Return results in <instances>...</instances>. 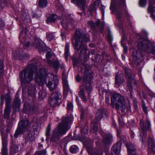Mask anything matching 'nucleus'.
Instances as JSON below:
<instances>
[{
  "mask_svg": "<svg viewBox=\"0 0 155 155\" xmlns=\"http://www.w3.org/2000/svg\"><path fill=\"white\" fill-rule=\"evenodd\" d=\"M72 2L78 6L82 8L83 11H85L84 6L86 0H71Z\"/></svg>",
  "mask_w": 155,
  "mask_h": 155,
  "instance_id": "nucleus-19",
  "label": "nucleus"
},
{
  "mask_svg": "<svg viewBox=\"0 0 155 155\" xmlns=\"http://www.w3.org/2000/svg\"><path fill=\"white\" fill-rule=\"evenodd\" d=\"M26 139L31 142L35 140V138L34 136L32 134V132H29L28 136L26 137Z\"/></svg>",
  "mask_w": 155,
  "mask_h": 155,
  "instance_id": "nucleus-39",
  "label": "nucleus"
},
{
  "mask_svg": "<svg viewBox=\"0 0 155 155\" xmlns=\"http://www.w3.org/2000/svg\"><path fill=\"white\" fill-rule=\"evenodd\" d=\"M72 119V118L68 117H64L62 118L61 123L53 132L51 141H54L58 139L60 136L65 133L70 128L69 124H71Z\"/></svg>",
  "mask_w": 155,
  "mask_h": 155,
  "instance_id": "nucleus-4",
  "label": "nucleus"
},
{
  "mask_svg": "<svg viewBox=\"0 0 155 155\" xmlns=\"http://www.w3.org/2000/svg\"><path fill=\"white\" fill-rule=\"evenodd\" d=\"M119 122L120 125L121 126H123L124 124V123L123 121V120L122 118L119 119Z\"/></svg>",
  "mask_w": 155,
  "mask_h": 155,
  "instance_id": "nucleus-58",
  "label": "nucleus"
},
{
  "mask_svg": "<svg viewBox=\"0 0 155 155\" xmlns=\"http://www.w3.org/2000/svg\"><path fill=\"white\" fill-rule=\"evenodd\" d=\"M30 124L31 123L28 120H21L18 124V125L25 131L30 127Z\"/></svg>",
  "mask_w": 155,
  "mask_h": 155,
  "instance_id": "nucleus-17",
  "label": "nucleus"
},
{
  "mask_svg": "<svg viewBox=\"0 0 155 155\" xmlns=\"http://www.w3.org/2000/svg\"><path fill=\"white\" fill-rule=\"evenodd\" d=\"M30 45V43L29 41L27 42L24 45V47L27 48Z\"/></svg>",
  "mask_w": 155,
  "mask_h": 155,
  "instance_id": "nucleus-59",
  "label": "nucleus"
},
{
  "mask_svg": "<svg viewBox=\"0 0 155 155\" xmlns=\"http://www.w3.org/2000/svg\"><path fill=\"white\" fill-rule=\"evenodd\" d=\"M142 107L143 110V111L145 114H147V107L146 106L145 103L144 101H142Z\"/></svg>",
  "mask_w": 155,
  "mask_h": 155,
  "instance_id": "nucleus-45",
  "label": "nucleus"
},
{
  "mask_svg": "<svg viewBox=\"0 0 155 155\" xmlns=\"http://www.w3.org/2000/svg\"><path fill=\"white\" fill-rule=\"evenodd\" d=\"M35 81L38 85L42 86L45 82L46 78L48 81L46 83V86L51 91H54L56 88L59 82L57 76L52 75L51 73H47L46 70L41 68L35 74Z\"/></svg>",
  "mask_w": 155,
  "mask_h": 155,
  "instance_id": "nucleus-3",
  "label": "nucleus"
},
{
  "mask_svg": "<svg viewBox=\"0 0 155 155\" xmlns=\"http://www.w3.org/2000/svg\"><path fill=\"white\" fill-rule=\"evenodd\" d=\"M61 95L58 92L53 93L51 96L50 103V105L53 107L58 106L61 102Z\"/></svg>",
  "mask_w": 155,
  "mask_h": 155,
  "instance_id": "nucleus-10",
  "label": "nucleus"
},
{
  "mask_svg": "<svg viewBox=\"0 0 155 155\" xmlns=\"http://www.w3.org/2000/svg\"><path fill=\"white\" fill-rule=\"evenodd\" d=\"M20 101L18 97H16L13 102V107L14 108H19L20 105Z\"/></svg>",
  "mask_w": 155,
  "mask_h": 155,
  "instance_id": "nucleus-32",
  "label": "nucleus"
},
{
  "mask_svg": "<svg viewBox=\"0 0 155 155\" xmlns=\"http://www.w3.org/2000/svg\"><path fill=\"white\" fill-rule=\"evenodd\" d=\"M81 79V77H80L79 74H78L76 77V80L77 82H79Z\"/></svg>",
  "mask_w": 155,
  "mask_h": 155,
  "instance_id": "nucleus-57",
  "label": "nucleus"
},
{
  "mask_svg": "<svg viewBox=\"0 0 155 155\" xmlns=\"http://www.w3.org/2000/svg\"><path fill=\"white\" fill-rule=\"evenodd\" d=\"M6 106L4 110V117L8 119L9 118L11 112V103L12 99L9 94H7L5 96Z\"/></svg>",
  "mask_w": 155,
  "mask_h": 155,
  "instance_id": "nucleus-11",
  "label": "nucleus"
},
{
  "mask_svg": "<svg viewBox=\"0 0 155 155\" xmlns=\"http://www.w3.org/2000/svg\"><path fill=\"white\" fill-rule=\"evenodd\" d=\"M138 50L133 52V60L132 63L134 67L139 64L140 58L142 56V53H151L155 56V46H152V43L148 39L140 38L137 41Z\"/></svg>",
  "mask_w": 155,
  "mask_h": 155,
  "instance_id": "nucleus-1",
  "label": "nucleus"
},
{
  "mask_svg": "<svg viewBox=\"0 0 155 155\" xmlns=\"http://www.w3.org/2000/svg\"><path fill=\"white\" fill-rule=\"evenodd\" d=\"M69 44H66L65 48V53L64 55L65 58L66 60H68V57L69 56Z\"/></svg>",
  "mask_w": 155,
  "mask_h": 155,
  "instance_id": "nucleus-38",
  "label": "nucleus"
},
{
  "mask_svg": "<svg viewBox=\"0 0 155 155\" xmlns=\"http://www.w3.org/2000/svg\"><path fill=\"white\" fill-rule=\"evenodd\" d=\"M18 147L15 145H12L10 149V153L12 155H13L18 152Z\"/></svg>",
  "mask_w": 155,
  "mask_h": 155,
  "instance_id": "nucleus-35",
  "label": "nucleus"
},
{
  "mask_svg": "<svg viewBox=\"0 0 155 155\" xmlns=\"http://www.w3.org/2000/svg\"><path fill=\"white\" fill-rule=\"evenodd\" d=\"M4 22L0 18V29L4 27Z\"/></svg>",
  "mask_w": 155,
  "mask_h": 155,
  "instance_id": "nucleus-60",
  "label": "nucleus"
},
{
  "mask_svg": "<svg viewBox=\"0 0 155 155\" xmlns=\"http://www.w3.org/2000/svg\"><path fill=\"white\" fill-rule=\"evenodd\" d=\"M43 42L38 38L35 39L33 43L31 45L32 47L38 49L39 50L43 49Z\"/></svg>",
  "mask_w": 155,
  "mask_h": 155,
  "instance_id": "nucleus-15",
  "label": "nucleus"
},
{
  "mask_svg": "<svg viewBox=\"0 0 155 155\" xmlns=\"http://www.w3.org/2000/svg\"><path fill=\"white\" fill-rule=\"evenodd\" d=\"M35 88L34 85H31L28 88V93L30 96L34 97L35 94Z\"/></svg>",
  "mask_w": 155,
  "mask_h": 155,
  "instance_id": "nucleus-25",
  "label": "nucleus"
},
{
  "mask_svg": "<svg viewBox=\"0 0 155 155\" xmlns=\"http://www.w3.org/2000/svg\"><path fill=\"white\" fill-rule=\"evenodd\" d=\"M2 155H8L7 150L6 147V141L5 139L2 138Z\"/></svg>",
  "mask_w": 155,
  "mask_h": 155,
  "instance_id": "nucleus-28",
  "label": "nucleus"
},
{
  "mask_svg": "<svg viewBox=\"0 0 155 155\" xmlns=\"http://www.w3.org/2000/svg\"><path fill=\"white\" fill-rule=\"evenodd\" d=\"M148 147L153 153H155V143L153 140L150 138L148 139Z\"/></svg>",
  "mask_w": 155,
  "mask_h": 155,
  "instance_id": "nucleus-24",
  "label": "nucleus"
},
{
  "mask_svg": "<svg viewBox=\"0 0 155 155\" xmlns=\"http://www.w3.org/2000/svg\"><path fill=\"white\" fill-rule=\"evenodd\" d=\"M124 41V40L122 39L121 41V44L122 46L123 47L124 49V52L125 53H126L127 51V47L125 46V44L124 43H123Z\"/></svg>",
  "mask_w": 155,
  "mask_h": 155,
  "instance_id": "nucleus-52",
  "label": "nucleus"
},
{
  "mask_svg": "<svg viewBox=\"0 0 155 155\" xmlns=\"http://www.w3.org/2000/svg\"><path fill=\"white\" fill-rule=\"evenodd\" d=\"M153 2L150 1L147 8V11L149 13H152L153 16L154 17L153 14V5L155 4V0Z\"/></svg>",
  "mask_w": 155,
  "mask_h": 155,
  "instance_id": "nucleus-30",
  "label": "nucleus"
},
{
  "mask_svg": "<svg viewBox=\"0 0 155 155\" xmlns=\"http://www.w3.org/2000/svg\"><path fill=\"white\" fill-rule=\"evenodd\" d=\"M115 81L116 85L118 87L125 81V80L123 77L118 75H116Z\"/></svg>",
  "mask_w": 155,
  "mask_h": 155,
  "instance_id": "nucleus-21",
  "label": "nucleus"
},
{
  "mask_svg": "<svg viewBox=\"0 0 155 155\" xmlns=\"http://www.w3.org/2000/svg\"><path fill=\"white\" fill-rule=\"evenodd\" d=\"M118 3L116 14L117 17L120 18L122 16V12L125 9L126 5L125 0H116Z\"/></svg>",
  "mask_w": 155,
  "mask_h": 155,
  "instance_id": "nucleus-12",
  "label": "nucleus"
},
{
  "mask_svg": "<svg viewBox=\"0 0 155 155\" xmlns=\"http://www.w3.org/2000/svg\"><path fill=\"white\" fill-rule=\"evenodd\" d=\"M101 134L103 136V143L105 146L111 144L113 140V137L110 134H105L102 131H100Z\"/></svg>",
  "mask_w": 155,
  "mask_h": 155,
  "instance_id": "nucleus-14",
  "label": "nucleus"
},
{
  "mask_svg": "<svg viewBox=\"0 0 155 155\" xmlns=\"http://www.w3.org/2000/svg\"><path fill=\"white\" fill-rule=\"evenodd\" d=\"M117 135L118 137H120V134L121 133V131L120 130H118L117 128Z\"/></svg>",
  "mask_w": 155,
  "mask_h": 155,
  "instance_id": "nucleus-64",
  "label": "nucleus"
},
{
  "mask_svg": "<svg viewBox=\"0 0 155 155\" xmlns=\"http://www.w3.org/2000/svg\"><path fill=\"white\" fill-rule=\"evenodd\" d=\"M79 94L80 97L83 100V101L85 103H86L87 101V100L84 94V90L83 89L81 90L79 92Z\"/></svg>",
  "mask_w": 155,
  "mask_h": 155,
  "instance_id": "nucleus-36",
  "label": "nucleus"
},
{
  "mask_svg": "<svg viewBox=\"0 0 155 155\" xmlns=\"http://www.w3.org/2000/svg\"><path fill=\"white\" fill-rule=\"evenodd\" d=\"M100 25V30L101 33H103L104 31V27L105 24L103 22L101 23L100 21L98 20L97 21L96 25L97 26H98Z\"/></svg>",
  "mask_w": 155,
  "mask_h": 155,
  "instance_id": "nucleus-37",
  "label": "nucleus"
},
{
  "mask_svg": "<svg viewBox=\"0 0 155 155\" xmlns=\"http://www.w3.org/2000/svg\"><path fill=\"white\" fill-rule=\"evenodd\" d=\"M27 32V30L26 28H23L19 35V38L21 43L24 42L26 39V35Z\"/></svg>",
  "mask_w": 155,
  "mask_h": 155,
  "instance_id": "nucleus-18",
  "label": "nucleus"
},
{
  "mask_svg": "<svg viewBox=\"0 0 155 155\" xmlns=\"http://www.w3.org/2000/svg\"><path fill=\"white\" fill-rule=\"evenodd\" d=\"M78 147L75 145L72 146L70 149V151L72 153H75L78 150Z\"/></svg>",
  "mask_w": 155,
  "mask_h": 155,
  "instance_id": "nucleus-42",
  "label": "nucleus"
},
{
  "mask_svg": "<svg viewBox=\"0 0 155 155\" xmlns=\"http://www.w3.org/2000/svg\"><path fill=\"white\" fill-rule=\"evenodd\" d=\"M13 126V124L12 122H9L8 123V125L7 127L9 128L10 129H11V128Z\"/></svg>",
  "mask_w": 155,
  "mask_h": 155,
  "instance_id": "nucleus-62",
  "label": "nucleus"
},
{
  "mask_svg": "<svg viewBox=\"0 0 155 155\" xmlns=\"http://www.w3.org/2000/svg\"><path fill=\"white\" fill-rule=\"evenodd\" d=\"M87 24L92 28L94 27V22L92 21H89L87 22Z\"/></svg>",
  "mask_w": 155,
  "mask_h": 155,
  "instance_id": "nucleus-54",
  "label": "nucleus"
},
{
  "mask_svg": "<svg viewBox=\"0 0 155 155\" xmlns=\"http://www.w3.org/2000/svg\"><path fill=\"white\" fill-rule=\"evenodd\" d=\"M133 106L134 108L135 109V110H136L137 108V100L136 99H133Z\"/></svg>",
  "mask_w": 155,
  "mask_h": 155,
  "instance_id": "nucleus-53",
  "label": "nucleus"
},
{
  "mask_svg": "<svg viewBox=\"0 0 155 155\" xmlns=\"http://www.w3.org/2000/svg\"><path fill=\"white\" fill-rule=\"evenodd\" d=\"M38 6L40 8L46 7L47 5V0H39Z\"/></svg>",
  "mask_w": 155,
  "mask_h": 155,
  "instance_id": "nucleus-33",
  "label": "nucleus"
},
{
  "mask_svg": "<svg viewBox=\"0 0 155 155\" xmlns=\"http://www.w3.org/2000/svg\"><path fill=\"white\" fill-rule=\"evenodd\" d=\"M38 98L40 100H42L45 97V91L43 90H40L38 92Z\"/></svg>",
  "mask_w": 155,
  "mask_h": 155,
  "instance_id": "nucleus-40",
  "label": "nucleus"
},
{
  "mask_svg": "<svg viewBox=\"0 0 155 155\" xmlns=\"http://www.w3.org/2000/svg\"><path fill=\"white\" fill-rule=\"evenodd\" d=\"M88 128L87 125L86 123L85 124V126L84 128L81 130V132L82 133H83L84 134H87L88 133Z\"/></svg>",
  "mask_w": 155,
  "mask_h": 155,
  "instance_id": "nucleus-43",
  "label": "nucleus"
},
{
  "mask_svg": "<svg viewBox=\"0 0 155 155\" xmlns=\"http://www.w3.org/2000/svg\"><path fill=\"white\" fill-rule=\"evenodd\" d=\"M3 62H2L0 60V70H2L3 68Z\"/></svg>",
  "mask_w": 155,
  "mask_h": 155,
  "instance_id": "nucleus-63",
  "label": "nucleus"
},
{
  "mask_svg": "<svg viewBox=\"0 0 155 155\" xmlns=\"http://www.w3.org/2000/svg\"><path fill=\"white\" fill-rule=\"evenodd\" d=\"M140 124L142 130L140 133V135L142 137H145L147 136L146 131L149 128L150 126V122L147 121L144 122L143 120H141L140 121Z\"/></svg>",
  "mask_w": 155,
  "mask_h": 155,
  "instance_id": "nucleus-13",
  "label": "nucleus"
},
{
  "mask_svg": "<svg viewBox=\"0 0 155 155\" xmlns=\"http://www.w3.org/2000/svg\"><path fill=\"white\" fill-rule=\"evenodd\" d=\"M47 36L48 39L49 41L53 40L54 38V36H53V34L51 33H47Z\"/></svg>",
  "mask_w": 155,
  "mask_h": 155,
  "instance_id": "nucleus-49",
  "label": "nucleus"
},
{
  "mask_svg": "<svg viewBox=\"0 0 155 155\" xmlns=\"http://www.w3.org/2000/svg\"><path fill=\"white\" fill-rule=\"evenodd\" d=\"M37 118H34L33 119L32 122L33 123V126H32V128L33 129V131L35 132V131H37L38 128V124L36 121Z\"/></svg>",
  "mask_w": 155,
  "mask_h": 155,
  "instance_id": "nucleus-34",
  "label": "nucleus"
},
{
  "mask_svg": "<svg viewBox=\"0 0 155 155\" xmlns=\"http://www.w3.org/2000/svg\"><path fill=\"white\" fill-rule=\"evenodd\" d=\"M73 39L75 40V42H73L74 49L78 51H80L79 54L80 59L81 60L82 56H84V60L85 61H87L86 54L88 49L84 42H89V37L85 34H83L82 30L79 28L76 29Z\"/></svg>",
  "mask_w": 155,
  "mask_h": 155,
  "instance_id": "nucleus-2",
  "label": "nucleus"
},
{
  "mask_svg": "<svg viewBox=\"0 0 155 155\" xmlns=\"http://www.w3.org/2000/svg\"><path fill=\"white\" fill-rule=\"evenodd\" d=\"M93 142L89 139L87 144V152L90 155H102L103 153V150L100 148L96 150L92 147Z\"/></svg>",
  "mask_w": 155,
  "mask_h": 155,
  "instance_id": "nucleus-9",
  "label": "nucleus"
},
{
  "mask_svg": "<svg viewBox=\"0 0 155 155\" xmlns=\"http://www.w3.org/2000/svg\"><path fill=\"white\" fill-rule=\"evenodd\" d=\"M85 111V109L83 107H81V120L83 119L84 118Z\"/></svg>",
  "mask_w": 155,
  "mask_h": 155,
  "instance_id": "nucleus-51",
  "label": "nucleus"
},
{
  "mask_svg": "<svg viewBox=\"0 0 155 155\" xmlns=\"http://www.w3.org/2000/svg\"><path fill=\"white\" fill-rule=\"evenodd\" d=\"M124 70L126 75V78L127 79V88L130 92V97L133 100V99H135L133 97L132 92L133 91V88L134 87H137V83L134 79V75L132 73L130 69L127 67H124Z\"/></svg>",
  "mask_w": 155,
  "mask_h": 155,
  "instance_id": "nucleus-7",
  "label": "nucleus"
},
{
  "mask_svg": "<svg viewBox=\"0 0 155 155\" xmlns=\"http://www.w3.org/2000/svg\"><path fill=\"white\" fill-rule=\"evenodd\" d=\"M73 108V105L71 103H68L67 106V109L68 110H71Z\"/></svg>",
  "mask_w": 155,
  "mask_h": 155,
  "instance_id": "nucleus-55",
  "label": "nucleus"
},
{
  "mask_svg": "<svg viewBox=\"0 0 155 155\" xmlns=\"http://www.w3.org/2000/svg\"><path fill=\"white\" fill-rule=\"evenodd\" d=\"M64 84V89L65 91H68V83L65 79H64L63 80Z\"/></svg>",
  "mask_w": 155,
  "mask_h": 155,
  "instance_id": "nucleus-41",
  "label": "nucleus"
},
{
  "mask_svg": "<svg viewBox=\"0 0 155 155\" xmlns=\"http://www.w3.org/2000/svg\"><path fill=\"white\" fill-rule=\"evenodd\" d=\"M126 147L128 152L130 155L134 154L136 151V149L135 148L134 146L131 143H129L126 144Z\"/></svg>",
  "mask_w": 155,
  "mask_h": 155,
  "instance_id": "nucleus-22",
  "label": "nucleus"
},
{
  "mask_svg": "<svg viewBox=\"0 0 155 155\" xmlns=\"http://www.w3.org/2000/svg\"><path fill=\"white\" fill-rule=\"evenodd\" d=\"M146 0H140L139 4L140 6L143 7L146 5Z\"/></svg>",
  "mask_w": 155,
  "mask_h": 155,
  "instance_id": "nucleus-50",
  "label": "nucleus"
},
{
  "mask_svg": "<svg viewBox=\"0 0 155 155\" xmlns=\"http://www.w3.org/2000/svg\"><path fill=\"white\" fill-rule=\"evenodd\" d=\"M91 127L92 128L94 131H96L97 127V123L94 121L91 123Z\"/></svg>",
  "mask_w": 155,
  "mask_h": 155,
  "instance_id": "nucleus-46",
  "label": "nucleus"
},
{
  "mask_svg": "<svg viewBox=\"0 0 155 155\" xmlns=\"http://www.w3.org/2000/svg\"><path fill=\"white\" fill-rule=\"evenodd\" d=\"M114 5L113 3V1H112L111 2V5L110 6V8L111 10H113L114 9Z\"/></svg>",
  "mask_w": 155,
  "mask_h": 155,
  "instance_id": "nucleus-61",
  "label": "nucleus"
},
{
  "mask_svg": "<svg viewBox=\"0 0 155 155\" xmlns=\"http://www.w3.org/2000/svg\"><path fill=\"white\" fill-rule=\"evenodd\" d=\"M57 18V16L55 14H52L47 18L46 21L47 23L50 22H54L56 21Z\"/></svg>",
  "mask_w": 155,
  "mask_h": 155,
  "instance_id": "nucleus-26",
  "label": "nucleus"
},
{
  "mask_svg": "<svg viewBox=\"0 0 155 155\" xmlns=\"http://www.w3.org/2000/svg\"><path fill=\"white\" fill-rule=\"evenodd\" d=\"M51 130L50 128V126L49 124L46 130V138H48L50 136V131Z\"/></svg>",
  "mask_w": 155,
  "mask_h": 155,
  "instance_id": "nucleus-44",
  "label": "nucleus"
},
{
  "mask_svg": "<svg viewBox=\"0 0 155 155\" xmlns=\"http://www.w3.org/2000/svg\"><path fill=\"white\" fill-rule=\"evenodd\" d=\"M51 52L49 51H48L47 52L46 55V58L48 59H49L51 58Z\"/></svg>",
  "mask_w": 155,
  "mask_h": 155,
  "instance_id": "nucleus-56",
  "label": "nucleus"
},
{
  "mask_svg": "<svg viewBox=\"0 0 155 155\" xmlns=\"http://www.w3.org/2000/svg\"><path fill=\"white\" fill-rule=\"evenodd\" d=\"M99 5V1H96L93 5L89 6L88 11V14L89 16L92 15V12H96V9L98 7Z\"/></svg>",
  "mask_w": 155,
  "mask_h": 155,
  "instance_id": "nucleus-16",
  "label": "nucleus"
},
{
  "mask_svg": "<svg viewBox=\"0 0 155 155\" xmlns=\"http://www.w3.org/2000/svg\"><path fill=\"white\" fill-rule=\"evenodd\" d=\"M17 56L20 59H22L23 58H28L29 56L25 53L23 52L22 51L19 52L17 54Z\"/></svg>",
  "mask_w": 155,
  "mask_h": 155,
  "instance_id": "nucleus-31",
  "label": "nucleus"
},
{
  "mask_svg": "<svg viewBox=\"0 0 155 155\" xmlns=\"http://www.w3.org/2000/svg\"><path fill=\"white\" fill-rule=\"evenodd\" d=\"M91 75L89 73L88 69H86L84 72L82 79L83 82L86 83L84 88L87 91L89 96L90 95V92L92 89V86L91 82Z\"/></svg>",
  "mask_w": 155,
  "mask_h": 155,
  "instance_id": "nucleus-8",
  "label": "nucleus"
},
{
  "mask_svg": "<svg viewBox=\"0 0 155 155\" xmlns=\"http://www.w3.org/2000/svg\"><path fill=\"white\" fill-rule=\"evenodd\" d=\"M25 131L18 125V127L16 130L14 136L15 137L17 138L19 135L21 134Z\"/></svg>",
  "mask_w": 155,
  "mask_h": 155,
  "instance_id": "nucleus-27",
  "label": "nucleus"
},
{
  "mask_svg": "<svg viewBox=\"0 0 155 155\" xmlns=\"http://www.w3.org/2000/svg\"><path fill=\"white\" fill-rule=\"evenodd\" d=\"M111 104L113 107H114L118 112H126L128 110L124 97L119 94H112L110 98Z\"/></svg>",
  "mask_w": 155,
  "mask_h": 155,
  "instance_id": "nucleus-5",
  "label": "nucleus"
},
{
  "mask_svg": "<svg viewBox=\"0 0 155 155\" xmlns=\"http://www.w3.org/2000/svg\"><path fill=\"white\" fill-rule=\"evenodd\" d=\"M36 153L37 155H45L46 153V151L45 150L42 151H38L36 152Z\"/></svg>",
  "mask_w": 155,
  "mask_h": 155,
  "instance_id": "nucleus-48",
  "label": "nucleus"
},
{
  "mask_svg": "<svg viewBox=\"0 0 155 155\" xmlns=\"http://www.w3.org/2000/svg\"><path fill=\"white\" fill-rule=\"evenodd\" d=\"M47 63L51 66L53 67L55 69L56 72H57L60 66V63L58 60L52 62L51 60H48Z\"/></svg>",
  "mask_w": 155,
  "mask_h": 155,
  "instance_id": "nucleus-20",
  "label": "nucleus"
},
{
  "mask_svg": "<svg viewBox=\"0 0 155 155\" xmlns=\"http://www.w3.org/2000/svg\"><path fill=\"white\" fill-rule=\"evenodd\" d=\"M36 64L32 63L29 65L19 74V78L22 83H28L33 80V72L36 70Z\"/></svg>",
  "mask_w": 155,
  "mask_h": 155,
  "instance_id": "nucleus-6",
  "label": "nucleus"
},
{
  "mask_svg": "<svg viewBox=\"0 0 155 155\" xmlns=\"http://www.w3.org/2000/svg\"><path fill=\"white\" fill-rule=\"evenodd\" d=\"M105 113V110L103 109L99 110L97 112L96 114V118L97 120H100L103 117V114Z\"/></svg>",
  "mask_w": 155,
  "mask_h": 155,
  "instance_id": "nucleus-23",
  "label": "nucleus"
},
{
  "mask_svg": "<svg viewBox=\"0 0 155 155\" xmlns=\"http://www.w3.org/2000/svg\"><path fill=\"white\" fill-rule=\"evenodd\" d=\"M112 155H119V150L117 145H115L112 147L111 149Z\"/></svg>",
  "mask_w": 155,
  "mask_h": 155,
  "instance_id": "nucleus-29",
  "label": "nucleus"
},
{
  "mask_svg": "<svg viewBox=\"0 0 155 155\" xmlns=\"http://www.w3.org/2000/svg\"><path fill=\"white\" fill-rule=\"evenodd\" d=\"M30 111H31L32 112L35 113V112L36 111L38 110V108L35 106H32L30 107L28 109Z\"/></svg>",
  "mask_w": 155,
  "mask_h": 155,
  "instance_id": "nucleus-47",
  "label": "nucleus"
}]
</instances>
